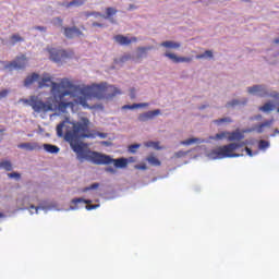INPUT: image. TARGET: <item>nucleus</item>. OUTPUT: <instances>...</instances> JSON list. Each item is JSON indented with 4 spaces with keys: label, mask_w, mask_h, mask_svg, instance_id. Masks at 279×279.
<instances>
[{
    "label": "nucleus",
    "mask_w": 279,
    "mask_h": 279,
    "mask_svg": "<svg viewBox=\"0 0 279 279\" xmlns=\"http://www.w3.org/2000/svg\"><path fill=\"white\" fill-rule=\"evenodd\" d=\"M3 218V214H0V219Z\"/></svg>",
    "instance_id": "obj_54"
},
{
    "label": "nucleus",
    "mask_w": 279,
    "mask_h": 279,
    "mask_svg": "<svg viewBox=\"0 0 279 279\" xmlns=\"http://www.w3.org/2000/svg\"><path fill=\"white\" fill-rule=\"evenodd\" d=\"M2 132H5V129H1V130H0V134H1Z\"/></svg>",
    "instance_id": "obj_51"
},
{
    "label": "nucleus",
    "mask_w": 279,
    "mask_h": 279,
    "mask_svg": "<svg viewBox=\"0 0 279 279\" xmlns=\"http://www.w3.org/2000/svg\"><path fill=\"white\" fill-rule=\"evenodd\" d=\"M214 123H216V125H221V123H232V119L230 118L217 119V120H214Z\"/></svg>",
    "instance_id": "obj_30"
},
{
    "label": "nucleus",
    "mask_w": 279,
    "mask_h": 279,
    "mask_svg": "<svg viewBox=\"0 0 279 279\" xmlns=\"http://www.w3.org/2000/svg\"><path fill=\"white\" fill-rule=\"evenodd\" d=\"M245 151H246L247 156H254V153H252L251 148L245 147Z\"/></svg>",
    "instance_id": "obj_45"
},
{
    "label": "nucleus",
    "mask_w": 279,
    "mask_h": 279,
    "mask_svg": "<svg viewBox=\"0 0 279 279\" xmlns=\"http://www.w3.org/2000/svg\"><path fill=\"white\" fill-rule=\"evenodd\" d=\"M72 204H74L75 206H77V204H93V201L84 198H73Z\"/></svg>",
    "instance_id": "obj_27"
},
{
    "label": "nucleus",
    "mask_w": 279,
    "mask_h": 279,
    "mask_svg": "<svg viewBox=\"0 0 279 279\" xmlns=\"http://www.w3.org/2000/svg\"><path fill=\"white\" fill-rule=\"evenodd\" d=\"M99 136H101V138H106V134L100 133Z\"/></svg>",
    "instance_id": "obj_50"
},
{
    "label": "nucleus",
    "mask_w": 279,
    "mask_h": 279,
    "mask_svg": "<svg viewBox=\"0 0 279 279\" xmlns=\"http://www.w3.org/2000/svg\"><path fill=\"white\" fill-rule=\"evenodd\" d=\"M35 29H37L38 32H47V27L45 26H36Z\"/></svg>",
    "instance_id": "obj_43"
},
{
    "label": "nucleus",
    "mask_w": 279,
    "mask_h": 279,
    "mask_svg": "<svg viewBox=\"0 0 279 279\" xmlns=\"http://www.w3.org/2000/svg\"><path fill=\"white\" fill-rule=\"evenodd\" d=\"M129 10H136V7L134 4H130Z\"/></svg>",
    "instance_id": "obj_49"
},
{
    "label": "nucleus",
    "mask_w": 279,
    "mask_h": 279,
    "mask_svg": "<svg viewBox=\"0 0 279 279\" xmlns=\"http://www.w3.org/2000/svg\"><path fill=\"white\" fill-rule=\"evenodd\" d=\"M234 106H239V100H232L226 105L227 108H232Z\"/></svg>",
    "instance_id": "obj_38"
},
{
    "label": "nucleus",
    "mask_w": 279,
    "mask_h": 279,
    "mask_svg": "<svg viewBox=\"0 0 279 279\" xmlns=\"http://www.w3.org/2000/svg\"><path fill=\"white\" fill-rule=\"evenodd\" d=\"M8 71H25L27 69V56L20 54L15 59L4 65Z\"/></svg>",
    "instance_id": "obj_6"
},
{
    "label": "nucleus",
    "mask_w": 279,
    "mask_h": 279,
    "mask_svg": "<svg viewBox=\"0 0 279 279\" xmlns=\"http://www.w3.org/2000/svg\"><path fill=\"white\" fill-rule=\"evenodd\" d=\"M40 208H43V207H40V206H34V205H31V210H35V213H36V215H38V210H40Z\"/></svg>",
    "instance_id": "obj_41"
},
{
    "label": "nucleus",
    "mask_w": 279,
    "mask_h": 279,
    "mask_svg": "<svg viewBox=\"0 0 279 279\" xmlns=\"http://www.w3.org/2000/svg\"><path fill=\"white\" fill-rule=\"evenodd\" d=\"M137 51L140 53V58H142L143 54L147 53L148 51H151V47L150 46H148V47H138Z\"/></svg>",
    "instance_id": "obj_29"
},
{
    "label": "nucleus",
    "mask_w": 279,
    "mask_h": 279,
    "mask_svg": "<svg viewBox=\"0 0 279 279\" xmlns=\"http://www.w3.org/2000/svg\"><path fill=\"white\" fill-rule=\"evenodd\" d=\"M95 208H99V205H87L86 210H95Z\"/></svg>",
    "instance_id": "obj_39"
},
{
    "label": "nucleus",
    "mask_w": 279,
    "mask_h": 279,
    "mask_svg": "<svg viewBox=\"0 0 279 279\" xmlns=\"http://www.w3.org/2000/svg\"><path fill=\"white\" fill-rule=\"evenodd\" d=\"M258 110L260 112H272V110H276V105H274L271 101H268L259 107Z\"/></svg>",
    "instance_id": "obj_17"
},
{
    "label": "nucleus",
    "mask_w": 279,
    "mask_h": 279,
    "mask_svg": "<svg viewBox=\"0 0 279 279\" xmlns=\"http://www.w3.org/2000/svg\"><path fill=\"white\" fill-rule=\"evenodd\" d=\"M243 138H244L243 133H241L239 131L229 132V134H228V141L229 142L243 141Z\"/></svg>",
    "instance_id": "obj_15"
},
{
    "label": "nucleus",
    "mask_w": 279,
    "mask_h": 279,
    "mask_svg": "<svg viewBox=\"0 0 279 279\" xmlns=\"http://www.w3.org/2000/svg\"><path fill=\"white\" fill-rule=\"evenodd\" d=\"M8 178H10L11 180L12 179L21 180V173H19V172H11V173H8Z\"/></svg>",
    "instance_id": "obj_36"
},
{
    "label": "nucleus",
    "mask_w": 279,
    "mask_h": 279,
    "mask_svg": "<svg viewBox=\"0 0 279 279\" xmlns=\"http://www.w3.org/2000/svg\"><path fill=\"white\" fill-rule=\"evenodd\" d=\"M47 51L50 53V60L53 62H62V60H66V58H71V56H73V52L58 50L56 48H48Z\"/></svg>",
    "instance_id": "obj_7"
},
{
    "label": "nucleus",
    "mask_w": 279,
    "mask_h": 279,
    "mask_svg": "<svg viewBox=\"0 0 279 279\" xmlns=\"http://www.w3.org/2000/svg\"><path fill=\"white\" fill-rule=\"evenodd\" d=\"M247 92L250 95H258V97H267V89L263 85H254L253 87H248Z\"/></svg>",
    "instance_id": "obj_11"
},
{
    "label": "nucleus",
    "mask_w": 279,
    "mask_h": 279,
    "mask_svg": "<svg viewBox=\"0 0 279 279\" xmlns=\"http://www.w3.org/2000/svg\"><path fill=\"white\" fill-rule=\"evenodd\" d=\"M147 162L149 165H151L153 167H160V165H162L158 158L154 157V156H149L146 158Z\"/></svg>",
    "instance_id": "obj_25"
},
{
    "label": "nucleus",
    "mask_w": 279,
    "mask_h": 279,
    "mask_svg": "<svg viewBox=\"0 0 279 279\" xmlns=\"http://www.w3.org/2000/svg\"><path fill=\"white\" fill-rule=\"evenodd\" d=\"M106 171H107L108 173H117V170H114V168H112V167L106 168Z\"/></svg>",
    "instance_id": "obj_44"
},
{
    "label": "nucleus",
    "mask_w": 279,
    "mask_h": 279,
    "mask_svg": "<svg viewBox=\"0 0 279 279\" xmlns=\"http://www.w3.org/2000/svg\"><path fill=\"white\" fill-rule=\"evenodd\" d=\"M24 104L31 106L34 112H51L53 110V105L50 102H44L37 96H31L29 99H24Z\"/></svg>",
    "instance_id": "obj_5"
},
{
    "label": "nucleus",
    "mask_w": 279,
    "mask_h": 279,
    "mask_svg": "<svg viewBox=\"0 0 279 279\" xmlns=\"http://www.w3.org/2000/svg\"><path fill=\"white\" fill-rule=\"evenodd\" d=\"M10 94V90L8 89H2L0 92V99H5V97H8V95Z\"/></svg>",
    "instance_id": "obj_37"
},
{
    "label": "nucleus",
    "mask_w": 279,
    "mask_h": 279,
    "mask_svg": "<svg viewBox=\"0 0 279 279\" xmlns=\"http://www.w3.org/2000/svg\"><path fill=\"white\" fill-rule=\"evenodd\" d=\"M160 143L158 142H148L146 143V147H154V149H160Z\"/></svg>",
    "instance_id": "obj_35"
},
{
    "label": "nucleus",
    "mask_w": 279,
    "mask_h": 279,
    "mask_svg": "<svg viewBox=\"0 0 279 279\" xmlns=\"http://www.w3.org/2000/svg\"><path fill=\"white\" fill-rule=\"evenodd\" d=\"M149 105L148 102H140L133 105H124L122 107L123 110H136V108H147Z\"/></svg>",
    "instance_id": "obj_16"
},
{
    "label": "nucleus",
    "mask_w": 279,
    "mask_h": 279,
    "mask_svg": "<svg viewBox=\"0 0 279 279\" xmlns=\"http://www.w3.org/2000/svg\"><path fill=\"white\" fill-rule=\"evenodd\" d=\"M19 149H25L26 151H38L41 149L40 145L38 143H22L17 145Z\"/></svg>",
    "instance_id": "obj_13"
},
{
    "label": "nucleus",
    "mask_w": 279,
    "mask_h": 279,
    "mask_svg": "<svg viewBox=\"0 0 279 279\" xmlns=\"http://www.w3.org/2000/svg\"><path fill=\"white\" fill-rule=\"evenodd\" d=\"M160 114V109L154 110V111H147L144 113H141L137 117V121H140L141 123H145L147 121H151V119H154L155 117H158Z\"/></svg>",
    "instance_id": "obj_8"
},
{
    "label": "nucleus",
    "mask_w": 279,
    "mask_h": 279,
    "mask_svg": "<svg viewBox=\"0 0 279 279\" xmlns=\"http://www.w3.org/2000/svg\"><path fill=\"white\" fill-rule=\"evenodd\" d=\"M0 169H4L5 171H12V161H10V160L1 161Z\"/></svg>",
    "instance_id": "obj_26"
},
{
    "label": "nucleus",
    "mask_w": 279,
    "mask_h": 279,
    "mask_svg": "<svg viewBox=\"0 0 279 279\" xmlns=\"http://www.w3.org/2000/svg\"><path fill=\"white\" fill-rule=\"evenodd\" d=\"M245 145V143H231L228 145H223L220 146L216 149H214L210 153V157L214 160H221L223 158H239V156H241L240 154H234L233 151H236V149H241V147H243Z\"/></svg>",
    "instance_id": "obj_3"
},
{
    "label": "nucleus",
    "mask_w": 279,
    "mask_h": 279,
    "mask_svg": "<svg viewBox=\"0 0 279 279\" xmlns=\"http://www.w3.org/2000/svg\"><path fill=\"white\" fill-rule=\"evenodd\" d=\"M271 123H274V120H268L257 125L258 134H263V131L265 130V128H271Z\"/></svg>",
    "instance_id": "obj_23"
},
{
    "label": "nucleus",
    "mask_w": 279,
    "mask_h": 279,
    "mask_svg": "<svg viewBox=\"0 0 279 279\" xmlns=\"http://www.w3.org/2000/svg\"><path fill=\"white\" fill-rule=\"evenodd\" d=\"M136 169L145 170V169H147V166H146V165H143V166H136Z\"/></svg>",
    "instance_id": "obj_48"
},
{
    "label": "nucleus",
    "mask_w": 279,
    "mask_h": 279,
    "mask_svg": "<svg viewBox=\"0 0 279 279\" xmlns=\"http://www.w3.org/2000/svg\"><path fill=\"white\" fill-rule=\"evenodd\" d=\"M84 3V0H72L65 4V8H81Z\"/></svg>",
    "instance_id": "obj_22"
},
{
    "label": "nucleus",
    "mask_w": 279,
    "mask_h": 279,
    "mask_svg": "<svg viewBox=\"0 0 279 279\" xmlns=\"http://www.w3.org/2000/svg\"><path fill=\"white\" fill-rule=\"evenodd\" d=\"M166 58H169V60H172L175 64H180V62H193V57H178L175 53L171 52H166L165 53Z\"/></svg>",
    "instance_id": "obj_9"
},
{
    "label": "nucleus",
    "mask_w": 279,
    "mask_h": 279,
    "mask_svg": "<svg viewBox=\"0 0 279 279\" xmlns=\"http://www.w3.org/2000/svg\"><path fill=\"white\" fill-rule=\"evenodd\" d=\"M177 158H182L183 156H186V153L179 150L178 153H175Z\"/></svg>",
    "instance_id": "obj_40"
},
{
    "label": "nucleus",
    "mask_w": 279,
    "mask_h": 279,
    "mask_svg": "<svg viewBox=\"0 0 279 279\" xmlns=\"http://www.w3.org/2000/svg\"><path fill=\"white\" fill-rule=\"evenodd\" d=\"M88 16H100L101 19H104V14H101L99 12H93V13L88 14Z\"/></svg>",
    "instance_id": "obj_42"
},
{
    "label": "nucleus",
    "mask_w": 279,
    "mask_h": 279,
    "mask_svg": "<svg viewBox=\"0 0 279 279\" xmlns=\"http://www.w3.org/2000/svg\"><path fill=\"white\" fill-rule=\"evenodd\" d=\"M40 77L37 73H33L32 75L27 76L24 81V86H32L34 82H37V80Z\"/></svg>",
    "instance_id": "obj_18"
},
{
    "label": "nucleus",
    "mask_w": 279,
    "mask_h": 279,
    "mask_svg": "<svg viewBox=\"0 0 279 279\" xmlns=\"http://www.w3.org/2000/svg\"><path fill=\"white\" fill-rule=\"evenodd\" d=\"M95 189H99V183H93L92 185L85 187L83 192L86 193L87 191H95Z\"/></svg>",
    "instance_id": "obj_34"
},
{
    "label": "nucleus",
    "mask_w": 279,
    "mask_h": 279,
    "mask_svg": "<svg viewBox=\"0 0 279 279\" xmlns=\"http://www.w3.org/2000/svg\"><path fill=\"white\" fill-rule=\"evenodd\" d=\"M104 145H108V142H102Z\"/></svg>",
    "instance_id": "obj_53"
},
{
    "label": "nucleus",
    "mask_w": 279,
    "mask_h": 279,
    "mask_svg": "<svg viewBox=\"0 0 279 279\" xmlns=\"http://www.w3.org/2000/svg\"><path fill=\"white\" fill-rule=\"evenodd\" d=\"M194 143H201L199 138H189L183 142H181V145H193Z\"/></svg>",
    "instance_id": "obj_31"
},
{
    "label": "nucleus",
    "mask_w": 279,
    "mask_h": 279,
    "mask_svg": "<svg viewBox=\"0 0 279 279\" xmlns=\"http://www.w3.org/2000/svg\"><path fill=\"white\" fill-rule=\"evenodd\" d=\"M230 134V132L228 131H222L220 133H217L215 136L209 137L211 141H223L227 138L228 141V135Z\"/></svg>",
    "instance_id": "obj_20"
},
{
    "label": "nucleus",
    "mask_w": 279,
    "mask_h": 279,
    "mask_svg": "<svg viewBox=\"0 0 279 279\" xmlns=\"http://www.w3.org/2000/svg\"><path fill=\"white\" fill-rule=\"evenodd\" d=\"M160 47H165L166 49H180L182 47V44L178 41L167 40V41H162L160 44Z\"/></svg>",
    "instance_id": "obj_14"
},
{
    "label": "nucleus",
    "mask_w": 279,
    "mask_h": 279,
    "mask_svg": "<svg viewBox=\"0 0 279 279\" xmlns=\"http://www.w3.org/2000/svg\"><path fill=\"white\" fill-rule=\"evenodd\" d=\"M268 147H269V142L268 141H265V140L259 141V143H258V148L259 149H268Z\"/></svg>",
    "instance_id": "obj_32"
},
{
    "label": "nucleus",
    "mask_w": 279,
    "mask_h": 279,
    "mask_svg": "<svg viewBox=\"0 0 279 279\" xmlns=\"http://www.w3.org/2000/svg\"><path fill=\"white\" fill-rule=\"evenodd\" d=\"M204 58H213V51L206 50L204 53L196 56V60H204Z\"/></svg>",
    "instance_id": "obj_28"
},
{
    "label": "nucleus",
    "mask_w": 279,
    "mask_h": 279,
    "mask_svg": "<svg viewBox=\"0 0 279 279\" xmlns=\"http://www.w3.org/2000/svg\"><path fill=\"white\" fill-rule=\"evenodd\" d=\"M16 43H25V38H23L21 35L19 34H13L11 36V45H16Z\"/></svg>",
    "instance_id": "obj_24"
},
{
    "label": "nucleus",
    "mask_w": 279,
    "mask_h": 279,
    "mask_svg": "<svg viewBox=\"0 0 279 279\" xmlns=\"http://www.w3.org/2000/svg\"><path fill=\"white\" fill-rule=\"evenodd\" d=\"M133 161H134V158H133V157H131V158H130V162H133Z\"/></svg>",
    "instance_id": "obj_52"
},
{
    "label": "nucleus",
    "mask_w": 279,
    "mask_h": 279,
    "mask_svg": "<svg viewBox=\"0 0 279 279\" xmlns=\"http://www.w3.org/2000/svg\"><path fill=\"white\" fill-rule=\"evenodd\" d=\"M58 21H59L60 23H62V21L60 20V17H58Z\"/></svg>",
    "instance_id": "obj_55"
},
{
    "label": "nucleus",
    "mask_w": 279,
    "mask_h": 279,
    "mask_svg": "<svg viewBox=\"0 0 279 279\" xmlns=\"http://www.w3.org/2000/svg\"><path fill=\"white\" fill-rule=\"evenodd\" d=\"M243 1H251V0H243Z\"/></svg>",
    "instance_id": "obj_56"
},
{
    "label": "nucleus",
    "mask_w": 279,
    "mask_h": 279,
    "mask_svg": "<svg viewBox=\"0 0 279 279\" xmlns=\"http://www.w3.org/2000/svg\"><path fill=\"white\" fill-rule=\"evenodd\" d=\"M53 97L54 104H57L59 110L64 112L66 108H73L72 101H64L65 97H77L76 104H80L83 108H89L88 99H112L117 95H121L119 88L114 85H108V83L94 84L90 86L74 85L69 78H62L60 83L51 81V76H45L39 81V88H49Z\"/></svg>",
    "instance_id": "obj_1"
},
{
    "label": "nucleus",
    "mask_w": 279,
    "mask_h": 279,
    "mask_svg": "<svg viewBox=\"0 0 279 279\" xmlns=\"http://www.w3.org/2000/svg\"><path fill=\"white\" fill-rule=\"evenodd\" d=\"M88 125H90V121L87 118H83L82 121L77 123L63 121L57 125V136H59V138L64 136V140L70 143V147H72L73 151L76 154L80 162L90 160L93 158V154L97 153L90 151L88 147L80 143V138H93V134H90Z\"/></svg>",
    "instance_id": "obj_2"
},
{
    "label": "nucleus",
    "mask_w": 279,
    "mask_h": 279,
    "mask_svg": "<svg viewBox=\"0 0 279 279\" xmlns=\"http://www.w3.org/2000/svg\"><path fill=\"white\" fill-rule=\"evenodd\" d=\"M135 90L134 89H131V99H134L136 97V94H134Z\"/></svg>",
    "instance_id": "obj_47"
},
{
    "label": "nucleus",
    "mask_w": 279,
    "mask_h": 279,
    "mask_svg": "<svg viewBox=\"0 0 279 279\" xmlns=\"http://www.w3.org/2000/svg\"><path fill=\"white\" fill-rule=\"evenodd\" d=\"M44 149L48 154H58L60 151V147H58L53 144H44Z\"/></svg>",
    "instance_id": "obj_19"
},
{
    "label": "nucleus",
    "mask_w": 279,
    "mask_h": 279,
    "mask_svg": "<svg viewBox=\"0 0 279 279\" xmlns=\"http://www.w3.org/2000/svg\"><path fill=\"white\" fill-rule=\"evenodd\" d=\"M92 25H93V27H104V24L98 23V22H94Z\"/></svg>",
    "instance_id": "obj_46"
},
{
    "label": "nucleus",
    "mask_w": 279,
    "mask_h": 279,
    "mask_svg": "<svg viewBox=\"0 0 279 279\" xmlns=\"http://www.w3.org/2000/svg\"><path fill=\"white\" fill-rule=\"evenodd\" d=\"M64 36L65 38H75V36H83L82 31L80 28L73 26V27H64Z\"/></svg>",
    "instance_id": "obj_12"
},
{
    "label": "nucleus",
    "mask_w": 279,
    "mask_h": 279,
    "mask_svg": "<svg viewBox=\"0 0 279 279\" xmlns=\"http://www.w3.org/2000/svg\"><path fill=\"white\" fill-rule=\"evenodd\" d=\"M113 39L116 40V43H118V45H122V46H128V45H132V43H137L138 38L136 37H125L123 35H116L113 37Z\"/></svg>",
    "instance_id": "obj_10"
},
{
    "label": "nucleus",
    "mask_w": 279,
    "mask_h": 279,
    "mask_svg": "<svg viewBox=\"0 0 279 279\" xmlns=\"http://www.w3.org/2000/svg\"><path fill=\"white\" fill-rule=\"evenodd\" d=\"M141 147V144H132L129 146V151L131 154H136V149H138Z\"/></svg>",
    "instance_id": "obj_33"
},
{
    "label": "nucleus",
    "mask_w": 279,
    "mask_h": 279,
    "mask_svg": "<svg viewBox=\"0 0 279 279\" xmlns=\"http://www.w3.org/2000/svg\"><path fill=\"white\" fill-rule=\"evenodd\" d=\"M94 165H114L117 169H125L128 167L129 160L125 158H118V159H112L109 155H102L99 153H93L92 158H89Z\"/></svg>",
    "instance_id": "obj_4"
},
{
    "label": "nucleus",
    "mask_w": 279,
    "mask_h": 279,
    "mask_svg": "<svg viewBox=\"0 0 279 279\" xmlns=\"http://www.w3.org/2000/svg\"><path fill=\"white\" fill-rule=\"evenodd\" d=\"M117 9L114 8H107L106 9V14L104 15V19H109L111 21V23H114V20H112V16H114V14H117Z\"/></svg>",
    "instance_id": "obj_21"
}]
</instances>
